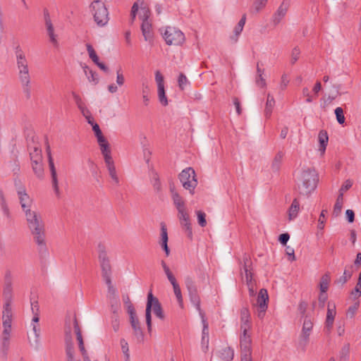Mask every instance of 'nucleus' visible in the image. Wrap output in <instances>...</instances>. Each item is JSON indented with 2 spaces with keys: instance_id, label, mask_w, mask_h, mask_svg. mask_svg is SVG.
<instances>
[{
  "instance_id": "f257e3e1",
  "label": "nucleus",
  "mask_w": 361,
  "mask_h": 361,
  "mask_svg": "<svg viewBox=\"0 0 361 361\" xmlns=\"http://www.w3.org/2000/svg\"><path fill=\"white\" fill-rule=\"evenodd\" d=\"M25 214L27 226L33 236L35 243L39 250L46 248V234L44 224L35 211L27 210Z\"/></svg>"
},
{
  "instance_id": "f03ea898",
  "label": "nucleus",
  "mask_w": 361,
  "mask_h": 361,
  "mask_svg": "<svg viewBox=\"0 0 361 361\" xmlns=\"http://www.w3.org/2000/svg\"><path fill=\"white\" fill-rule=\"evenodd\" d=\"M318 175L314 169L304 170L299 179L298 189L300 195H308L317 188Z\"/></svg>"
},
{
  "instance_id": "7ed1b4c3",
  "label": "nucleus",
  "mask_w": 361,
  "mask_h": 361,
  "mask_svg": "<svg viewBox=\"0 0 361 361\" xmlns=\"http://www.w3.org/2000/svg\"><path fill=\"white\" fill-rule=\"evenodd\" d=\"M97 142L99 144L101 152L104 157V162L108 170L109 175L114 181V183L116 185H118L120 183L119 178L117 175L114 161L111 157V151L109 143L108 142L106 138L103 139V142Z\"/></svg>"
},
{
  "instance_id": "20e7f679",
  "label": "nucleus",
  "mask_w": 361,
  "mask_h": 361,
  "mask_svg": "<svg viewBox=\"0 0 361 361\" xmlns=\"http://www.w3.org/2000/svg\"><path fill=\"white\" fill-rule=\"evenodd\" d=\"M152 309L154 314L159 319H164V314L163 310L157 298L154 297L152 291L149 292L147 295V302L146 305L145 317L146 323L147 326V330L149 332L152 331Z\"/></svg>"
},
{
  "instance_id": "39448f33",
  "label": "nucleus",
  "mask_w": 361,
  "mask_h": 361,
  "mask_svg": "<svg viewBox=\"0 0 361 361\" xmlns=\"http://www.w3.org/2000/svg\"><path fill=\"white\" fill-rule=\"evenodd\" d=\"M94 20L99 26H104L109 21V13L105 4L99 0H95L90 5Z\"/></svg>"
},
{
  "instance_id": "423d86ee",
  "label": "nucleus",
  "mask_w": 361,
  "mask_h": 361,
  "mask_svg": "<svg viewBox=\"0 0 361 361\" xmlns=\"http://www.w3.org/2000/svg\"><path fill=\"white\" fill-rule=\"evenodd\" d=\"M163 37L168 45L181 46L185 41L183 32L174 27L168 26L163 33Z\"/></svg>"
},
{
  "instance_id": "0eeeda50",
  "label": "nucleus",
  "mask_w": 361,
  "mask_h": 361,
  "mask_svg": "<svg viewBox=\"0 0 361 361\" xmlns=\"http://www.w3.org/2000/svg\"><path fill=\"white\" fill-rule=\"evenodd\" d=\"M179 179L183 188L185 190H189L190 194L193 195L195 192V188L197 185V180L196 179V175L194 169L191 167H188L183 170L179 174Z\"/></svg>"
},
{
  "instance_id": "6e6552de",
  "label": "nucleus",
  "mask_w": 361,
  "mask_h": 361,
  "mask_svg": "<svg viewBox=\"0 0 361 361\" xmlns=\"http://www.w3.org/2000/svg\"><path fill=\"white\" fill-rule=\"evenodd\" d=\"M16 55L19 80L31 78L30 75L28 61L24 52L21 49L19 48V47L16 48Z\"/></svg>"
},
{
  "instance_id": "1a4fd4ad",
  "label": "nucleus",
  "mask_w": 361,
  "mask_h": 361,
  "mask_svg": "<svg viewBox=\"0 0 361 361\" xmlns=\"http://www.w3.org/2000/svg\"><path fill=\"white\" fill-rule=\"evenodd\" d=\"M141 12L142 14L140 16V18L142 20L141 25V30L142 35L144 36L145 41L152 42L153 41L154 32L152 24L149 21L150 11L148 8H142Z\"/></svg>"
},
{
  "instance_id": "9d476101",
  "label": "nucleus",
  "mask_w": 361,
  "mask_h": 361,
  "mask_svg": "<svg viewBox=\"0 0 361 361\" xmlns=\"http://www.w3.org/2000/svg\"><path fill=\"white\" fill-rule=\"evenodd\" d=\"M98 252L99 259L102 271V277L104 280L108 279L109 281V279H111V267L104 245L101 244L99 245Z\"/></svg>"
},
{
  "instance_id": "9b49d317",
  "label": "nucleus",
  "mask_w": 361,
  "mask_h": 361,
  "mask_svg": "<svg viewBox=\"0 0 361 361\" xmlns=\"http://www.w3.org/2000/svg\"><path fill=\"white\" fill-rule=\"evenodd\" d=\"M269 296L267 290L262 288L257 295L256 308L257 314L259 319H263L268 307Z\"/></svg>"
},
{
  "instance_id": "f8f14e48",
  "label": "nucleus",
  "mask_w": 361,
  "mask_h": 361,
  "mask_svg": "<svg viewBox=\"0 0 361 361\" xmlns=\"http://www.w3.org/2000/svg\"><path fill=\"white\" fill-rule=\"evenodd\" d=\"M185 285L192 303L196 307V309L199 311L201 316L203 317L200 308V298L194 281L191 278L187 277L185 279Z\"/></svg>"
},
{
  "instance_id": "ddd939ff",
  "label": "nucleus",
  "mask_w": 361,
  "mask_h": 361,
  "mask_svg": "<svg viewBox=\"0 0 361 361\" xmlns=\"http://www.w3.org/2000/svg\"><path fill=\"white\" fill-rule=\"evenodd\" d=\"M44 20L45 28L50 42L54 45V47H58L59 42L57 40V35L54 33V27L47 9L44 10Z\"/></svg>"
},
{
  "instance_id": "4468645a",
  "label": "nucleus",
  "mask_w": 361,
  "mask_h": 361,
  "mask_svg": "<svg viewBox=\"0 0 361 361\" xmlns=\"http://www.w3.org/2000/svg\"><path fill=\"white\" fill-rule=\"evenodd\" d=\"M250 319L249 310L247 307L242 308L240 310V328L243 330V335L240 336V340H243L245 338H250V335L247 334V330L250 328Z\"/></svg>"
},
{
  "instance_id": "2eb2a0df",
  "label": "nucleus",
  "mask_w": 361,
  "mask_h": 361,
  "mask_svg": "<svg viewBox=\"0 0 361 361\" xmlns=\"http://www.w3.org/2000/svg\"><path fill=\"white\" fill-rule=\"evenodd\" d=\"M313 328V322L312 319L307 316H305V320L302 325V332L300 335V344L305 346L309 341V336L310 332Z\"/></svg>"
},
{
  "instance_id": "dca6fc26",
  "label": "nucleus",
  "mask_w": 361,
  "mask_h": 361,
  "mask_svg": "<svg viewBox=\"0 0 361 361\" xmlns=\"http://www.w3.org/2000/svg\"><path fill=\"white\" fill-rule=\"evenodd\" d=\"M241 361H252L251 338H245L240 340Z\"/></svg>"
},
{
  "instance_id": "f3484780",
  "label": "nucleus",
  "mask_w": 361,
  "mask_h": 361,
  "mask_svg": "<svg viewBox=\"0 0 361 361\" xmlns=\"http://www.w3.org/2000/svg\"><path fill=\"white\" fill-rule=\"evenodd\" d=\"M73 325H74L75 333L76 335V338L78 342L79 349L81 352L82 355L85 359L86 357H87V353L85 348L82 332H81L80 326L78 324V319L75 317H74V319H73Z\"/></svg>"
},
{
  "instance_id": "a211bd4d",
  "label": "nucleus",
  "mask_w": 361,
  "mask_h": 361,
  "mask_svg": "<svg viewBox=\"0 0 361 361\" xmlns=\"http://www.w3.org/2000/svg\"><path fill=\"white\" fill-rule=\"evenodd\" d=\"M289 0H283L273 16V22L275 25L279 24L286 16L289 8Z\"/></svg>"
},
{
  "instance_id": "6ab92c4d",
  "label": "nucleus",
  "mask_w": 361,
  "mask_h": 361,
  "mask_svg": "<svg viewBox=\"0 0 361 361\" xmlns=\"http://www.w3.org/2000/svg\"><path fill=\"white\" fill-rule=\"evenodd\" d=\"M86 49L89 55L90 59L103 71L108 73L109 68L108 67L103 63H101L99 60V56H97L94 49L90 44H86Z\"/></svg>"
},
{
  "instance_id": "aec40b11",
  "label": "nucleus",
  "mask_w": 361,
  "mask_h": 361,
  "mask_svg": "<svg viewBox=\"0 0 361 361\" xmlns=\"http://www.w3.org/2000/svg\"><path fill=\"white\" fill-rule=\"evenodd\" d=\"M18 195L20 200V203L21 204V207L25 213L27 212V210H31L30 207L32 204V200L29 197V195L25 192V188H22L18 190Z\"/></svg>"
},
{
  "instance_id": "412c9836",
  "label": "nucleus",
  "mask_w": 361,
  "mask_h": 361,
  "mask_svg": "<svg viewBox=\"0 0 361 361\" xmlns=\"http://www.w3.org/2000/svg\"><path fill=\"white\" fill-rule=\"evenodd\" d=\"M49 166L51 172V182H52V186L54 188V190L55 191V193L56 195H59V188L58 185V179H57V174H56V170L54 166L53 158L51 155V153L49 152Z\"/></svg>"
},
{
  "instance_id": "4be33fe9",
  "label": "nucleus",
  "mask_w": 361,
  "mask_h": 361,
  "mask_svg": "<svg viewBox=\"0 0 361 361\" xmlns=\"http://www.w3.org/2000/svg\"><path fill=\"white\" fill-rule=\"evenodd\" d=\"M171 197L173 204L178 210V213L181 214L182 216L184 217L187 209L183 197L179 193H174L173 196Z\"/></svg>"
},
{
  "instance_id": "5701e85b",
  "label": "nucleus",
  "mask_w": 361,
  "mask_h": 361,
  "mask_svg": "<svg viewBox=\"0 0 361 361\" xmlns=\"http://www.w3.org/2000/svg\"><path fill=\"white\" fill-rule=\"evenodd\" d=\"M336 314V305L334 304L332 305L329 304L327 308L326 319L325 322V328L328 332H330L333 327Z\"/></svg>"
},
{
  "instance_id": "b1692460",
  "label": "nucleus",
  "mask_w": 361,
  "mask_h": 361,
  "mask_svg": "<svg viewBox=\"0 0 361 361\" xmlns=\"http://www.w3.org/2000/svg\"><path fill=\"white\" fill-rule=\"evenodd\" d=\"M66 355H67V361H79L75 360L73 357L74 349L73 344L71 343V329H68V331L66 330Z\"/></svg>"
},
{
  "instance_id": "393cba45",
  "label": "nucleus",
  "mask_w": 361,
  "mask_h": 361,
  "mask_svg": "<svg viewBox=\"0 0 361 361\" xmlns=\"http://www.w3.org/2000/svg\"><path fill=\"white\" fill-rule=\"evenodd\" d=\"M178 218L180 221L181 226L184 228L185 231L187 232V235L189 238H192V232L191 224L190 222V216L188 212H185V216L184 217L182 216L181 214L178 213Z\"/></svg>"
},
{
  "instance_id": "a878e982",
  "label": "nucleus",
  "mask_w": 361,
  "mask_h": 361,
  "mask_svg": "<svg viewBox=\"0 0 361 361\" xmlns=\"http://www.w3.org/2000/svg\"><path fill=\"white\" fill-rule=\"evenodd\" d=\"M169 281H170L173 286V292L176 297L179 306L181 308H183V299L181 293V290L178 283H177L176 278L173 277L171 279H169Z\"/></svg>"
},
{
  "instance_id": "bb28decb",
  "label": "nucleus",
  "mask_w": 361,
  "mask_h": 361,
  "mask_svg": "<svg viewBox=\"0 0 361 361\" xmlns=\"http://www.w3.org/2000/svg\"><path fill=\"white\" fill-rule=\"evenodd\" d=\"M219 357L222 361H231L234 357V351L231 347L226 346L219 351Z\"/></svg>"
},
{
  "instance_id": "cd10ccee",
  "label": "nucleus",
  "mask_w": 361,
  "mask_h": 361,
  "mask_svg": "<svg viewBox=\"0 0 361 361\" xmlns=\"http://www.w3.org/2000/svg\"><path fill=\"white\" fill-rule=\"evenodd\" d=\"M168 243V233L167 229L164 224H161V242L160 245L163 250L165 251L166 256L169 255L170 250L167 245Z\"/></svg>"
},
{
  "instance_id": "c85d7f7f",
  "label": "nucleus",
  "mask_w": 361,
  "mask_h": 361,
  "mask_svg": "<svg viewBox=\"0 0 361 361\" xmlns=\"http://www.w3.org/2000/svg\"><path fill=\"white\" fill-rule=\"evenodd\" d=\"M343 187H341V188L339 190V195L336 199L334 210H333V215L335 216H338L342 210L343 204Z\"/></svg>"
},
{
  "instance_id": "c756f323",
  "label": "nucleus",
  "mask_w": 361,
  "mask_h": 361,
  "mask_svg": "<svg viewBox=\"0 0 361 361\" xmlns=\"http://www.w3.org/2000/svg\"><path fill=\"white\" fill-rule=\"evenodd\" d=\"M246 21V14H243L241 19L237 24V25L234 28V35L231 37V39L233 42H236L238 41V36L243 31V27L245 24Z\"/></svg>"
},
{
  "instance_id": "7c9ffc66",
  "label": "nucleus",
  "mask_w": 361,
  "mask_h": 361,
  "mask_svg": "<svg viewBox=\"0 0 361 361\" xmlns=\"http://www.w3.org/2000/svg\"><path fill=\"white\" fill-rule=\"evenodd\" d=\"M30 157L31 162L42 161L43 159L40 147L38 146L30 147Z\"/></svg>"
},
{
  "instance_id": "2f4dec72",
  "label": "nucleus",
  "mask_w": 361,
  "mask_h": 361,
  "mask_svg": "<svg viewBox=\"0 0 361 361\" xmlns=\"http://www.w3.org/2000/svg\"><path fill=\"white\" fill-rule=\"evenodd\" d=\"M20 82L25 99H30L32 92L31 78L20 80Z\"/></svg>"
},
{
  "instance_id": "473e14b6",
  "label": "nucleus",
  "mask_w": 361,
  "mask_h": 361,
  "mask_svg": "<svg viewBox=\"0 0 361 361\" xmlns=\"http://www.w3.org/2000/svg\"><path fill=\"white\" fill-rule=\"evenodd\" d=\"M300 209V203L297 198H295L288 209V219L290 221L294 219L298 214Z\"/></svg>"
},
{
  "instance_id": "72a5a7b5",
  "label": "nucleus",
  "mask_w": 361,
  "mask_h": 361,
  "mask_svg": "<svg viewBox=\"0 0 361 361\" xmlns=\"http://www.w3.org/2000/svg\"><path fill=\"white\" fill-rule=\"evenodd\" d=\"M32 171L36 176L40 179L44 178V166L42 161L31 162Z\"/></svg>"
},
{
  "instance_id": "f704fd0d",
  "label": "nucleus",
  "mask_w": 361,
  "mask_h": 361,
  "mask_svg": "<svg viewBox=\"0 0 361 361\" xmlns=\"http://www.w3.org/2000/svg\"><path fill=\"white\" fill-rule=\"evenodd\" d=\"M11 327H4L2 333V346L4 350H8L9 346L10 333Z\"/></svg>"
},
{
  "instance_id": "c9c22d12",
  "label": "nucleus",
  "mask_w": 361,
  "mask_h": 361,
  "mask_svg": "<svg viewBox=\"0 0 361 361\" xmlns=\"http://www.w3.org/2000/svg\"><path fill=\"white\" fill-rule=\"evenodd\" d=\"M130 324L134 330V334L137 338L143 337L142 329L140 326V322L137 318H130Z\"/></svg>"
},
{
  "instance_id": "e433bc0d",
  "label": "nucleus",
  "mask_w": 361,
  "mask_h": 361,
  "mask_svg": "<svg viewBox=\"0 0 361 361\" xmlns=\"http://www.w3.org/2000/svg\"><path fill=\"white\" fill-rule=\"evenodd\" d=\"M84 71L90 82H92L94 84L98 83L99 78L96 72L93 71L87 66L84 67Z\"/></svg>"
},
{
  "instance_id": "4c0bfd02",
  "label": "nucleus",
  "mask_w": 361,
  "mask_h": 361,
  "mask_svg": "<svg viewBox=\"0 0 361 361\" xmlns=\"http://www.w3.org/2000/svg\"><path fill=\"white\" fill-rule=\"evenodd\" d=\"M245 274V281L249 288L251 295L254 294L253 284H252V268L243 269Z\"/></svg>"
},
{
  "instance_id": "58836bf2",
  "label": "nucleus",
  "mask_w": 361,
  "mask_h": 361,
  "mask_svg": "<svg viewBox=\"0 0 361 361\" xmlns=\"http://www.w3.org/2000/svg\"><path fill=\"white\" fill-rule=\"evenodd\" d=\"M283 153L279 152L274 158L272 161L271 167L274 171H279L283 158Z\"/></svg>"
},
{
  "instance_id": "ea45409f",
  "label": "nucleus",
  "mask_w": 361,
  "mask_h": 361,
  "mask_svg": "<svg viewBox=\"0 0 361 361\" xmlns=\"http://www.w3.org/2000/svg\"><path fill=\"white\" fill-rule=\"evenodd\" d=\"M330 282V276L326 274L322 276L319 283L320 290L322 293H326L328 290Z\"/></svg>"
},
{
  "instance_id": "a19ab883",
  "label": "nucleus",
  "mask_w": 361,
  "mask_h": 361,
  "mask_svg": "<svg viewBox=\"0 0 361 361\" xmlns=\"http://www.w3.org/2000/svg\"><path fill=\"white\" fill-rule=\"evenodd\" d=\"M31 309L32 312L34 314L32 317V322L38 323L39 320V306L38 304V302L37 300H35L31 302Z\"/></svg>"
},
{
  "instance_id": "79ce46f5",
  "label": "nucleus",
  "mask_w": 361,
  "mask_h": 361,
  "mask_svg": "<svg viewBox=\"0 0 361 361\" xmlns=\"http://www.w3.org/2000/svg\"><path fill=\"white\" fill-rule=\"evenodd\" d=\"M319 141L320 143V150L324 152L328 143V135L326 132L320 131L319 133Z\"/></svg>"
},
{
  "instance_id": "37998d69",
  "label": "nucleus",
  "mask_w": 361,
  "mask_h": 361,
  "mask_svg": "<svg viewBox=\"0 0 361 361\" xmlns=\"http://www.w3.org/2000/svg\"><path fill=\"white\" fill-rule=\"evenodd\" d=\"M152 182L154 190L157 192H160L161 190V184L159 180V175L155 172L152 173Z\"/></svg>"
},
{
  "instance_id": "c03bdc74",
  "label": "nucleus",
  "mask_w": 361,
  "mask_h": 361,
  "mask_svg": "<svg viewBox=\"0 0 361 361\" xmlns=\"http://www.w3.org/2000/svg\"><path fill=\"white\" fill-rule=\"evenodd\" d=\"M275 104V100L273 97L268 94L267 100L265 107V114L267 116H269L272 112V109Z\"/></svg>"
},
{
  "instance_id": "a18cd8bd",
  "label": "nucleus",
  "mask_w": 361,
  "mask_h": 361,
  "mask_svg": "<svg viewBox=\"0 0 361 361\" xmlns=\"http://www.w3.org/2000/svg\"><path fill=\"white\" fill-rule=\"evenodd\" d=\"M240 264H242L243 269L247 270V269L252 268V261L250 256L248 254L245 253L243 256Z\"/></svg>"
},
{
  "instance_id": "49530a36",
  "label": "nucleus",
  "mask_w": 361,
  "mask_h": 361,
  "mask_svg": "<svg viewBox=\"0 0 361 361\" xmlns=\"http://www.w3.org/2000/svg\"><path fill=\"white\" fill-rule=\"evenodd\" d=\"M158 96L159 102L164 105L168 104V100L165 94L164 86L158 87Z\"/></svg>"
},
{
  "instance_id": "de8ad7c7",
  "label": "nucleus",
  "mask_w": 361,
  "mask_h": 361,
  "mask_svg": "<svg viewBox=\"0 0 361 361\" xmlns=\"http://www.w3.org/2000/svg\"><path fill=\"white\" fill-rule=\"evenodd\" d=\"M196 214L197 216V221H198L199 225L201 227L206 226V225H207L206 214L201 210L196 211Z\"/></svg>"
},
{
  "instance_id": "09e8293b",
  "label": "nucleus",
  "mask_w": 361,
  "mask_h": 361,
  "mask_svg": "<svg viewBox=\"0 0 361 361\" xmlns=\"http://www.w3.org/2000/svg\"><path fill=\"white\" fill-rule=\"evenodd\" d=\"M120 343H121L122 351L125 355L126 360V361H129L130 355L128 353L129 352L128 344L124 338L121 339Z\"/></svg>"
},
{
  "instance_id": "8fccbe9b",
  "label": "nucleus",
  "mask_w": 361,
  "mask_h": 361,
  "mask_svg": "<svg viewBox=\"0 0 361 361\" xmlns=\"http://www.w3.org/2000/svg\"><path fill=\"white\" fill-rule=\"evenodd\" d=\"M142 99H143V103L145 106H147L149 104V88L147 85H142Z\"/></svg>"
},
{
  "instance_id": "3c124183",
  "label": "nucleus",
  "mask_w": 361,
  "mask_h": 361,
  "mask_svg": "<svg viewBox=\"0 0 361 361\" xmlns=\"http://www.w3.org/2000/svg\"><path fill=\"white\" fill-rule=\"evenodd\" d=\"M335 114L338 123L343 124L345 122V116L343 109L341 107H337L335 109Z\"/></svg>"
},
{
  "instance_id": "603ef678",
  "label": "nucleus",
  "mask_w": 361,
  "mask_h": 361,
  "mask_svg": "<svg viewBox=\"0 0 361 361\" xmlns=\"http://www.w3.org/2000/svg\"><path fill=\"white\" fill-rule=\"evenodd\" d=\"M116 83L118 86H123L125 83V78L121 67L116 71Z\"/></svg>"
},
{
  "instance_id": "864d4df0",
  "label": "nucleus",
  "mask_w": 361,
  "mask_h": 361,
  "mask_svg": "<svg viewBox=\"0 0 361 361\" xmlns=\"http://www.w3.org/2000/svg\"><path fill=\"white\" fill-rule=\"evenodd\" d=\"M202 345L203 351L207 353L209 350V334L205 335L204 330L202 331Z\"/></svg>"
},
{
  "instance_id": "5fc2aeb1",
  "label": "nucleus",
  "mask_w": 361,
  "mask_h": 361,
  "mask_svg": "<svg viewBox=\"0 0 361 361\" xmlns=\"http://www.w3.org/2000/svg\"><path fill=\"white\" fill-rule=\"evenodd\" d=\"M300 55V50L298 47H294L291 51L290 63L294 64L299 59Z\"/></svg>"
},
{
  "instance_id": "6e6d98bb",
  "label": "nucleus",
  "mask_w": 361,
  "mask_h": 361,
  "mask_svg": "<svg viewBox=\"0 0 361 361\" xmlns=\"http://www.w3.org/2000/svg\"><path fill=\"white\" fill-rule=\"evenodd\" d=\"M71 94L79 109L85 105V102L82 101V98L78 94L75 92H72Z\"/></svg>"
},
{
  "instance_id": "4d7b16f0",
  "label": "nucleus",
  "mask_w": 361,
  "mask_h": 361,
  "mask_svg": "<svg viewBox=\"0 0 361 361\" xmlns=\"http://www.w3.org/2000/svg\"><path fill=\"white\" fill-rule=\"evenodd\" d=\"M12 317L11 308L9 302L8 301L4 307L2 318H10Z\"/></svg>"
},
{
  "instance_id": "13d9d810",
  "label": "nucleus",
  "mask_w": 361,
  "mask_h": 361,
  "mask_svg": "<svg viewBox=\"0 0 361 361\" xmlns=\"http://www.w3.org/2000/svg\"><path fill=\"white\" fill-rule=\"evenodd\" d=\"M178 86L180 90H184L185 86L188 84V80L183 73H180L178 79Z\"/></svg>"
},
{
  "instance_id": "bf43d9fd",
  "label": "nucleus",
  "mask_w": 361,
  "mask_h": 361,
  "mask_svg": "<svg viewBox=\"0 0 361 361\" xmlns=\"http://www.w3.org/2000/svg\"><path fill=\"white\" fill-rule=\"evenodd\" d=\"M327 213V210L326 209H322L321 214H320V216L319 217V224H318V228L319 229H323L324 227V223L326 221V218H325V214Z\"/></svg>"
},
{
  "instance_id": "052dcab7",
  "label": "nucleus",
  "mask_w": 361,
  "mask_h": 361,
  "mask_svg": "<svg viewBox=\"0 0 361 361\" xmlns=\"http://www.w3.org/2000/svg\"><path fill=\"white\" fill-rule=\"evenodd\" d=\"M161 264L162 268L167 276L168 280L171 279L172 278L175 277L173 276V274H172V272L171 271L169 267L166 265V262L164 260L161 261Z\"/></svg>"
},
{
  "instance_id": "680f3d73",
  "label": "nucleus",
  "mask_w": 361,
  "mask_h": 361,
  "mask_svg": "<svg viewBox=\"0 0 361 361\" xmlns=\"http://www.w3.org/2000/svg\"><path fill=\"white\" fill-rule=\"evenodd\" d=\"M268 0H258L254 3V9L256 12H259L266 5Z\"/></svg>"
},
{
  "instance_id": "e2e57ef3",
  "label": "nucleus",
  "mask_w": 361,
  "mask_h": 361,
  "mask_svg": "<svg viewBox=\"0 0 361 361\" xmlns=\"http://www.w3.org/2000/svg\"><path fill=\"white\" fill-rule=\"evenodd\" d=\"M12 287L11 281H6V286L4 290V294L7 298L11 297Z\"/></svg>"
},
{
  "instance_id": "0e129e2a",
  "label": "nucleus",
  "mask_w": 361,
  "mask_h": 361,
  "mask_svg": "<svg viewBox=\"0 0 361 361\" xmlns=\"http://www.w3.org/2000/svg\"><path fill=\"white\" fill-rule=\"evenodd\" d=\"M37 324V323H35V322H33V324H32V331H33V333H34V335H35V340H34V341L36 343H38L39 336V332H40V329L39 328V326H38V325Z\"/></svg>"
},
{
  "instance_id": "69168bd1",
  "label": "nucleus",
  "mask_w": 361,
  "mask_h": 361,
  "mask_svg": "<svg viewBox=\"0 0 361 361\" xmlns=\"http://www.w3.org/2000/svg\"><path fill=\"white\" fill-rule=\"evenodd\" d=\"M155 80L158 87L164 86V76L159 71L155 73Z\"/></svg>"
},
{
  "instance_id": "338daca9",
  "label": "nucleus",
  "mask_w": 361,
  "mask_h": 361,
  "mask_svg": "<svg viewBox=\"0 0 361 361\" xmlns=\"http://www.w3.org/2000/svg\"><path fill=\"white\" fill-rule=\"evenodd\" d=\"M286 253L289 256V260L293 262L295 260L294 249L290 246H286Z\"/></svg>"
},
{
  "instance_id": "774afa93",
  "label": "nucleus",
  "mask_w": 361,
  "mask_h": 361,
  "mask_svg": "<svg viewBox=\"0 0 361 361\" xmlns=\"http://www.w3.org/2000/svg\"><path fill=\"white\" fill-rule=\"evenodd\" d=\"M352 295H353L356 298L361 296V283H357L355 290L352 291Z\"/></svg>"
}]
</instances>
